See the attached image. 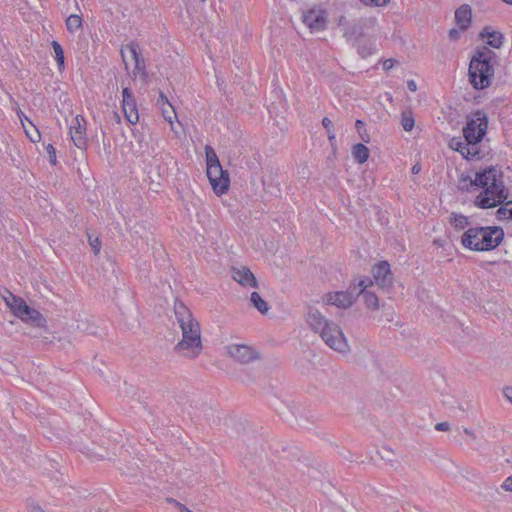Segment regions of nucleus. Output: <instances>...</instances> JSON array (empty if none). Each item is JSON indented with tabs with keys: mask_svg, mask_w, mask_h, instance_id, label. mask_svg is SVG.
<instances>
[{
	"mask_svg": "<svg viewBox=\"0 0 512 512\" xmlns=\"http://www.w3.org/2000/svg\"><path fill=\"white\" fill-rule=\"evenodd\" d=\"M407 85L410 91L414 92L417 90V85L413 80L408 81Z\"/></svg>",
	"mask_w": 512,
	"mask_h": 512,
	"instance_id": "ea45409f",
	"label": "nucleus"
},
{
	"mask_svg": "<svg viewBox=\"0 0 512 512\" xmlns=\"http://www.w3.org/2000/svg\"><path fill=\"white\" fill-rule=\"evenodd\" d=\"M372 273L373 278L379 287L387 288L391 286L393 278L390 271V265L388 262L382 261L375 265L372 269Z\"/></svg>",
	"mask_w": 512,
	"mask_h": 512,
	"instance_id": "2eb2a0df",
	"label": "nucleus"
},
{
	"mask_svg": "<svg viewBox=\"0 0 512 512\" xmlns=\"http://www.w3.org/2000/svg\"><path fill=\"white\" fill-rule=\"evenodd\" d=\"M52 47L54 50L55 60L57 64H64V51L61 45L57 41H53Z\"/></svg>",
	"mask_w": 512,
	"mask_h": 512,
	"instance_id": "c756f323",
	"label": "nucleus"
},
{
	"mask_svg": "<svg viewBox=\"0 0 512 512\" xmlns=\"http://www.w3.org/2000/svg\"><path fill=\"white\" fill-rule=\"evenodd\" d=\"M364 127V122L361 121V120H357L356 121V128L357 130L359 131V133H361V129Z\"/></svg>",
	"mask_w": 512,
	"mask_h": 512,
	"instance_id": "79ce46f5",
	"label": "nucleus"
},
{
	"mask_svg": "<svg viewBox=\"0 0 512 512\" xmlns=\"http://www.w3.org/2000/svg\"><path fill=\"white\" fill-rule=\"evenodd\" d=\"M501 488L507 492H512V475L503 481Z\"/></svg>",
	"mask_w": 512,
	"mask_h": 512,
	"instance_id": "f704fd0d",
	"label": "nucleus"
},
{
	"mask_svg": "<svg viewBox=\"0 0 512 512\" xmlns=\"http://www.w3.org/2000/svg\"><path fill=\"white\" fill-rule=\"evenodd\" d=\"M383 64H384V65H387V64H394V63H393V60H392V59H388V60L384 61V63H383Z\"/></svg>",
	"mask_w": 512,
	"mask_h": 512,
	"instance_id": "37998d69",
	"label": "nucleus"
},
{
	"mask_svg": "<svg viewBox=\"0 0 512 512\" xmlns=\"http://www.w3.org/2000/svg\"><path fill=\"white\" fill-rule=\"evenodd\" d=\"M162 116L164 119L173 126L174 120L177 118L176 111L174 107L171 104H165L164 106L160 107Z\"/></svg>",
	"mask_w": 512,
	"mask_h": 512,
	"instance_id": "a878e982",
	"label": "nucleus"
},
{
	"mask_svg": "<svg viewBox=\"0 0 512 512\" xmlns=\"http://www.w3.org/2000/svg\"><path fill=\"white\" fill-rule=\"evenodd\" d=\"M464 30H460V27L458 28H452L449 30V37L451 40H457L460 36V33Z\"/></svg>",
	"mask_w": 512,
	"mask_h": 512,
	"instance_id": "c9c22d12",
	"label": "nucleus"
},
{
	"mask_svg": "<svg viewBox=\"0 0 512 512\" xmlns=\"http://www.w3.org/2000/svg\"><path fill=\"white\" fill-rule=\"evenodd\" d=\"M472 18V11L469 5H461L455 12V21L460 30H466Z\"/></svg>",
	"mask_w": 512,
	"mask_h": 512,
	"instance_id": "a211bd4d",
	"label": "nucleus"
},
{
	"mask_svg": "<svg viewBox=\"0 0 512 512\" xmlns=\"http://www.w3.org/2000/svg\"><path fill=\"white\" fill-rule=\"evenodd\" d=\"M449 222L451 226L459 231L466 229L469 225L468 217L458 213H452L449 217Z\"/></svg>",
	"mask_w": 512,
	"mask_h": 512,
	"instance_id": "b1692460",
	"label": "nucleus"
},
{
	"mask_svg": "<svg viewBox=\"0 0 512 512\" xmlns=\"http://www.w3.org/2000/svg\"><path fill=\"white\" fill-rule=\"evenodd\" d=\"M70 137L74 145L79 149H84L87 144L86 121L83 116L77 115L70 125Z\"/></svg>",
	"mask_w": 512,
	"mask_h": 512,
	"instance_id": "f8f14e48",
	"label": "nucleus"
},
{
	"mask_svg": "<svg viewBox=\"0 0 512 512\" xmlns=\"http://www.w3.org/2000/svg\"><path fill=\"white\" fill-rule=\"evenodd\" d=\"M174 325L179 329L181 338L174 347L177 354L189 358H197L202 350L201 326L190 309L182 302L174 304Z\"/></svg>",
	"mask_w": 512,
	"mask_h": 512,
	"instance_id": "f257e3e1",
	"label": "nucleus"
},
{
	"mask_svg": "<svg viewBox=\"0 0 512 512\" xmlns=\"http://www.w3.org/2000/svg\"><path fill=\"white\" fill-rule=\"evenodd\" d=\"M322 124L325 128V130L327 131V135H328V139L329 141H334L335 140V133H334V125H333V122L327 118V117H324L323 120H322Z\"/></svg>",
	"mask_w": 512,
	"mask_h": 512,
	"instance_id": "7c9ffc66",
	"label": "nucleus"
},
{
	"mask_svg": "<svg viewBox=\"0 0 512 512\" xmlns=\"http://www.w3.org/2000/svg\"><path fill=\"white\" fill-rule=\"evenodd\" d=\"M488 118L485 112L476 111L467 118L463 128L464 141L460 138H452L449 147L461 153L466 159L480 158L479 143L486 135Z\"/></svg>",
	"mask_w": 512,
	"mask_h": 512,
	"instance_id": "20e7f679",
	"label": "nucleus"
},
{
	"mask_svg": "<svg viewBox=\"0 0 512 512\" xmlns=\"http://www.w3.org/2000/svg\"><path fill=\"white\" fill-rule=\"evenodd\" d=\"M465 433H466L467 435H469V436H472V435H473V433H472L470 430H468V429H465Z\"/></svg>",
	"mask_w": 512,
	"mask_h": 512,
	"instance_id": "a18cd8bd",
	"label": "nucleus"
},
{
	"mask_svg": "<svg viewBox=\"0 0 512 512\" xmlns=\"http://www.w3.org/2000/svg\"><path fill=\"white\" fill-rule=\"evenodd\" d=\"M45 150L49 156V161L52 165H56L57 159H56V150L52 144H48L45 147Z\"/></svg>",
	"mask_w": 512,
	"mask_h": 512,
	"instance_id": "473e14b6",
	"label": "nucleus"
},
{
	"mask_svg": "<svg viewBox=\"0 0 512 512\" xmlns=\"http://www.w3.org/2000/svg\"><path fill=\"white\" fill-rule=\"evenodd\" d=\"M22 124L29 139L34 143L38 142L40 140V133L38 129L32 123H30V128L26 127L23 121Z\"/></svg>",
	"mask_w": 512,
	"mask_h": 512,
	"instance_id": "cd10ccee",
	"label": "nucleus"
},
{
	"mask_svg": "<svg viewBox=\"0 0 512 512\" xmlns=\"http://www.w3.org/2000/svg\"><path fill=\"white\" fill-rule=\"evenodd\" d=\"M367 6L383 7L386 6L390 0H360Z\"/></svg>",
	"mask_w": 512,
	"mask_h": 512,
	"instance_id": "72a5a7b5",
	"label": "nucleus"
},
{
	"mask_svg": "<svg viewBox=\"0 0 512 512\" xmlns=\"http://www.w3.org/2000/svg\"><path fill=\"white\" fill-rule=\"evenodd\" d=\"M128 73L136 83L144 85L149 82V75L145 70V66H134Z\"/></svg>",
	"mask_w": 512,
	"mask_h": 512,
	"instance_id": "4be33fe9",
	"label": "nucleus"
},
{
	"mask_svg": "<svg viewBox=\"0 0 512 512\" xmlns=\"http://www.w3.org/2000/svg\"><path fill=\"white\" fill-rule=\"evenodd\" d=\"M3 300L11 313L25 324L35 328L46 329V318L36 309L27 305L21 298L7 291L3 295Z\"/></svg>",
	"mask_w": 512,
	"mask_h": 512,
	"instance_id": "423d86ee",
	"label": "nucleus"
},
{
	"mask_svg": "<svg viewBox=\"0 0 512 512\" xmlns=\"http://www.w3.org/2000/svg\"><path fill=\"white\" fill-rule=\"evenodd\" d=\"M402 126L405 131H411L414 127V118L411 113H402Z\"/></svg>",
	"mask_w": 512,
	"mask_h": 512,
	"instance_id": "c85d7f7f",
	"label": "nucleus"
},
{
	"mask_svg": "<svg viewBox=\"0 0 512 512\" xmlns=\"http://www.w3.org/2000/svg\"><path fill=\"white\" fill-rule=\"evenodd\" d=\"M308 327L333 351L347 355L351 351L349 341L342 327L328 319L315 307H308L306 317Z\"/></svg>",
	"mask_w": 512,
	"mask_h": 512,
	"instance_id": "7ed1b4c3",
	"label": "nucleus"
},
{
	"mask_svg": "<svg viewBox=\"0 0 512 512\" xmlns=\"http://www.w3.org/2000/svg\"><path fill=\"white\" fill-rule=\"evenodd\" d=\"M474 190H478L474 204L478 208L488 209L503 204L509 196L500 168L489 167L475 174L470 180Z\"/></svg>",
	"mask_w": 512,
	"mask_h": 512,
	"instance_id": "f03ea898",
	"label": "nucleus"
},
{
	"mask_svg": "<svg viewBox=\"0 0 512 512\" xmlns=\"http://www.w3.org/2000/svg\"><path fill=\"white\" fill-rule=\"evenodd\" d=\"M504 206L497 210V218L499 220H511L512 219V201H505Z\"/></svg>",
	"mask_w": 512,
	"mask_h": 512,
	"instance_id": "bb28decb",
	"label": "nucleus"
},
{
	"mask_svg": "<svg viewBox=\"0 0 512 512\" xmlns=\"http://www.w3.org/2000/svg\"><path fill=\"white\" fill-rule=\"evenodd\" d=\"M355 300L356 296L355 290H353V285L350 286L349 291L328 292L321 297V303L323 305H331L341 309L351 307Z\"/></svg>",
	"mask_w": 512,
	"mask_h": 512,
	"instance_id": "6e6552de",
	"label": "nucleus"
},
{
	"mask_svg": "<svg viewBox=\"0 0 512 512\" xmlns=\"http://www.w3.org/2000/svg\"><path fill=\"white\" fill-rule=\"evenodd\" d=\"M361 139H363V140H364V141H366V142L368 141V139H367V138H365L362 134H361Z\"/></svg>",
	"mask_w": 512,
	"mask_h": 512,
	"instance_id": "de8ad7c7",
	"label": "nucleus"
},
{
	"mask_svg": "<svg viewBox=\"0 0 512 512\" xmlns=\"http://www.w3.org/2000/svg\"><path fill=\"white\" fill-rule=\"evenodd\" d=\"M353 158L359 163H365L369 158V149L361 143L355 144L352 148Z\"/></svg>",
	"mask_w": 512,
	"mask_h": 512,
	"instance_id": "5701e85b",
	"label": "nucleus"
},
{
	"mask_svg": "<svg viewBox=\"0 0 512 512\" xmlns=\"http://www.w3.org/2000/svg\"><path fill=\"white\" fill-rule=\"evenodd\" d=\"M504 231L498 226L472 227L461 237V244L471 251H490L503 240Z\"/></svg>",
	"mask_w": 512,
	"mask_h": 512,
	"instance_id": "39448f33",
	"label": "nucleus"
},
{
	"mask_svg": "<svg viewBox=\"0 0 512 512\" xmlns=\"http://www.w3.org/2000/svg\"><path fill=\"white\" fill-rule=\"evenodd\" d=\"M494 66H469V80L475 89H485L492 84Z\"/></svg>",
	"mask_w": 512,
	"mask_h": 512,
	"instance_id": "1a4fd4ad",
	"label": "nucleus"
},
{
	"mask_svg": "<svg viewBox=\"0 0 512 512\" xmlns=\"http://www.w3.org/2000/svg\"><path fill=\"white\" fill-rule=\"evenodd\" d=\"M89 244L94 252V254H99L100 252V249H101V241L99 240L98 237H95L93 238L92 236L89 235Z\"/></svg>",
	"mask_w": 512,
	"mask_h": 512,
	"instance_id": "2f4dec72",
	"label": "nucleus"
},
{
	"mask_svg": "<svg viewBox=\"0 0 512 512\" xmlns=\"http://www.w3.org/2000/svg\"><path fill=\"white\" fill-rule=\"evenodd\" d=\"M205 156L207 166L206 173L212 189L217 195H222L229 189V175L222 169L215 150L209 145L205 146Z\"/></svg>",
	"mask_w": 512,
	"mask_h": 512,
	"instance_id": "0eeeda50",
	"label": "nucleus"
},
{
	"mask_svg": "<svg viewBox=\"0 0 512 512\" xmlns=\"http://www.w3.org/2000/svg\"><path fill=\"white\" fill-rule=\"evenodd\" d=\"M412 170H413V172L418 171V170H417V168H416L415 166L413 167V169H412Z\"/></svg>",
	"mask_w": 512,
	"mask_h": 512,
	"instance_id": "09e8293b",
	"label": "nucleus"
},
{
	"mask_svg": "<svg viewBox=\"0 0 512 512\" xmlns=\"http://www.w3.org/2000/svg\"><path fill=\"white\" fill-rule=\"evenodd\" d=\"M481 37L487 39V44L493 48H499L502 45L503 35L500 32L490 31L489 28H484L481 32Z\"/></svg>",
	"mask_w": 512,
	"mask_h": 512,
	"instance_id": "aec40b11",
	"label": "nucleus"
},
{
	"mask_svg": "<svg viewBox=\"0 0 512 512\" xmlns=\"http://www.w3.org/2000/svg\"><path fill=\"white\" fill-rule=\"evenodd\" d=\"M25 121H27V123L29 124L31 123L30 120H28V118H25Z\"/></svg>",
	"mask_w": 512,
	"mask_h": 512,
	"instance_id": "8fccbe9b",
	"label": "nucleus"
},
{
	"mask_svg": "<svg viewBox=\"0 0 512 512\" xmlns=\"http://www.w3.org/2000/svg\"><path fill=\"white\" fill-rule=\"evenodd\" d=\"M121 56L124 64H140L143 62L141 49L138 44L130 43L122 47Z\"/></svg>",
	"mask_w": 512,
	"mask_h": 512,
	"instance_id": "f3484780",
	"label": "nucleus"
},
{
	"mask_svg": "<svg viewBox=\"0 0 512 512\" xmlns=\"http://www.w3.org/2000/svg\"><path fill=\"white\" fill-rule=\"evenodd\" d=\"M303 22L311 30H323L327 24V12L320 8H311L303 14Z\"/></svg>",
	"mask_w": 512,
	"mask_h": 512,
	"instance_id": "ddd939ff",
	"label": "nucleus"
},
{
	"mask_svg": "<svg viewBox=\"0 0 512 512\" xmlns=\"http://www.w3.org/2000/svg\"><path fill=\"white\" fill-rule=\"evenodd\" d=\"M505 398L512 403V387H506L503 390Z\"/></svg>",
	"mask_w": 512,
	"mask_h": 512,
	"instance_id": "58836bf2",
	"label": "nucleus"
},
{
	"mask_svg": "<svg viewBox=\"0 0 512 512\" xmlns=\"http://www.w3.org/2000/svg\"><path fill=\"white\" fill-rule=\"evenodd\" d=\"M433 243H434L435 245H437V246H441V245H442L440 240H434V242H433Z\"/></svg>",
	"mask_w": 512,
	"mask_h": 512,
	"instance_id": "c03bdc74",
	"label": "nucleus"
},
{
	"mask_svg": "<svg viewBox=\"0 0 512 512\" xmlns=\"http://www.w3.org/2000/svg\"><path fill=\"white\" fill-rule=\"evenodd\" d=\"M25 121H27V123L29 124L31 123L30 120H28V118H25Z\"/></svg>",
	"mask_w": 512,
	"mask_h": 512,
	"instance_id": "3c124183",
	"label": "nucleus"
},
{
	"mask_svg": "<svg viewBox=\"0 0 512 512\" xmlns=\"http://www.w3.org/2000/svg\"><path fill=\"white\" fill-rule=\"evenodd\" d=\"M438 431H448L450 429V424L448 422H440L435 426Z\"/></svg>",
	"mask_w": 512,
	"mask_h": 512,
	"instance_id": "e433bc0d",
	"label": "nucleus"
},
{
	"mask_svg": "<svg viewBox=\"0 0 512 512\" xmlns=\"http://www.w3.org/2000/svg\"><path fill=\"white\" fill-rule=\"evenodd\" d=\"M503 2L509 4V5H512V0H502Z\"/></svg>",
	"mask_w": 512,
	"mask_h": 512,
	"instance_id": "49530a36",
	"label": "nucleus"
},
{
	"mask_svg": "<svg viewBox=\"0 0 512 512\" xmlns=\"http://www.w3.org/2000/svg\"><path fill=\"white\" fill-rule=\"evenodd\" d=\"M122 98V110L126 119L131 124H136L139 120L136 100L128 87L123 88Z\"/></svg>",
	"mask_w": 512,
	"mask_h": 512,
	"instance_id": "4468645a",
	"label": "nucleus"
},
{
	"mask_svg": "<svg viewBox=\"0 0 512 512\" xmlns=\"http://www.w3.org/2000/svg\"><path fill=\"white\" fill-rule=\"evenodd\" d=\"M252 305L262 314H267L270 306L269 304L257 293L253 292L250 296Z\"/></svg>",
	"mask_w": 512,
	"mask_h": 512,
	"instance_id": "393cba45",
	"label": "nucleus"
},
{
	"mask_svg": "<svg viewBox=\"0 0 512 512\" xmlns=\"http://www.w3.org/2000/svg\"><path fill=\"white\" fill-rule=\"evenodd\" d=\"M82 17L78 14H71L66 19V28L71 34H78L83 30Z\"/></svg>",
	"mask_w": 512,
	"mask_h": 512,
	"instance_id": "412c9836",
	"label": "nucleus"
},
{
	"mask_svg": "<svg viewBox=\"0 0 512 512\" xmlns=\"http://www.w3.org/2000/svg\"><path fill=\"white\" fill-rule=\"evenodd\" d=\"M231 277L245 288L257 287V280L251 270L246 266L233 267Z\"/></svg>",
	"mask_w": 512,
	"mask_h": 512,
	"instance_id": "dca6fc26",
	"label": "nucleus"
},
{
	"mask_svg": "<svg viewBox=\"0 0 512 512\" xmlns=\"http://www.w3.org/2000/svg\"><path fill=\"white\" fill-rule=\"evenodd\" d=\"M496 61V54L486 46L478 49L472 56L469 64H492Z\"/></svg>",
	"mask_w": 512,
	"mask_h": 512,
	"instance_id": "6ab92c4d",
	"label": "nucleus"
},
{
	"mask_svg": "<svg viewBox=\"0 0 512 512\" xmlns=\"http://www.w3.org/2000/svg\"><path fill=\"white\" fill-rule=\"evenodd\" d=\"M157 104L159 107H161V106H164L165 104H171V103L168 101L167 97L161 92L159 95V98L157 100Z\"/></svg>",
	"mask_w": 512,
	"mask_h": 512,
	"instance_id": "4c0bfd02",
	"label": "nucleus"
},
{
	"mask_svg": "<svg viewBox=\"0 0 512 512\" xmlns=\"http://www.w3.org/2000/svg\"><path fill=\"white\" fill-rule=\"evenodd\" d=\"M176 506L178 507L179 511L180 512H192L191 510H189L188 508H186L184 505H182L181 503H178L176 502Z\"/></svg>",
	"mask_w": 512,
	"mask_h": 512,
	"instance_id": "a19ab883",
	"label": "nucleus"
},
{
	"mask_svg": "<svg viewBox=\"0 0 512 512\" xmlns=\"http://www.w3.org/2000/svg\"><path fill=\"white\" fill-rule=\"evenodd\" d=\"M373 286V281L368 278H360L357 283L353 284V290H355L356 298L362 295L367 308L378 309L379 302L378 297L370 291L368 288Z\"/></svg>",
	"mask_w": 512,
	"mask_h": 512,
	"instance_id": "9d476101",
	"label": "nucleus"
},
{
	"mask_svg": "<svg viewBox=\"0 0 512 512\" xmlns=\"http://www.w3.org/2000/svg\"><path fill=\"white\" fill-rule=\"evenodd\" d=\"M226 353L238 361L246 364L258 358L257 352L250 346L244 344H231L225 347Z\"/></svg>",
	"mask_w": 512,
	"mask_h": 512,
	"instance_id": "9b49d317",
	"label": "nucleus"
}]
</instances>
